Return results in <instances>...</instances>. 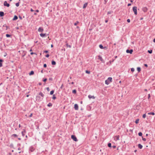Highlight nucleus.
Returning a JSON list of instances; mask_svg holds the SVG:
<instances>
[{
    "label": "nucleus",
    "mask_w": 155,
    "mask_h": 155,
    "mask_svg": "<svg viewBox=\"0 0 155 155\" xmlns=\"http://www.w3.org/2000/svg\"><path fill=\"white\" fill-rule=\"evenodd\" d=\"M19 18L20 19H22V18L21 16H19Z\"/></svg>",
    "instance_id": "nucleus-61"
},
{
    "label": "nucleus",
    "mask_w": 155,
    "mask_h": 155,
    "mask_svg": "<svg viewBox=\"0 0 155 155\" xmlns=\"http://www.w3.org/2000/svg\"><path fill=\"white\" fill-rule=\"evenodd\" d=\"M98 59L100 60L102 62L104 63V62L102 57L100 55L98 56Z\"/></svg>",
    "instance_id": "nucleus-8"
},
{
    "label": "nucleus",
    "mask_w": 155,
    "mask_h": 155,
    "mask_svg": "<svg viewBox=\"0 0 155 155\" xmlns=\"http://www.w3.org/2000/svg\"><path fill=\"white\" fill-rule=\"evenodd\" d=\"M63 87H64V85H63V84H62L61 85V87H60V88H61V89H62V88H63Z\"/></svg>",
    "instance_id": "nucleus-48"
},
{
    "label": "nucleus",
    "mask_w": 155,
    "mask_h": 155,
    "mask_svg": "<svg viewBox=\"0 0 155 155\" xmlns=\"http://www.w3.org/2000/svg\"><path fill=\"white\" fill-rule=\"evenodd\" d=\"M104 1L105 2L104 4H106V3L107 2V0H104Z\"/></svg>",
    "instance_id": "nucleus-58"
},
{
    "label": "nucleus",
    "mask_w": 155,
    "mask_h": 155,
    "mask_svg": "<svg viewBox=\"0 0 155 155\" xmlns=\"http://www.w3.org/2000/svg\"><path fill=\"white\" fill-rule=\"evenodd\" d=\"M4 5L5 6H6L7 7H9L10 6V5L8 3H7V1H5L4 2Z\"/></svg>",
    "instance_id": "nucleus-5"
},
{
    "label": "nucleus",
    "mask_w": 155,
    "mask_h": 155,
    "mask_svg": "<svg viewBox=\"0 0 155 155\" xmlns=\"http://www.w3.org/2000/svg\"><path fill=\"white\" fill-rule=\"evenodd\" d=\"M131 71H132V72H133L134 71V68H132L131 69Z\"/></svg>",
    "instance_id": "nucleus-40"
},
{
    "label": "nucleus",
    "mask_w": 155,
    "mask_h": 155,
    "mask_svg": "<svg viewBox=\"0 0 155 155\" xmlns=\"http://www.w3.org/2000/svg\"><path fill=\"white\" fill-rule=\"evenodd\" d=\"M138 135L140 136H141L142 135V133L141 132L138 133Z\"/></svg>",
    "instance_id": "nucleus-34"
},
{
    "label": "nucleus",
    "mask_w": 155,
    "mask_h": 155,
    "mask_svg": "<svg viewBox=\"0 0 155 155\" xmlns=\"http://www.w3.org/2000/svg\"><path fill=\"white\" fill-rule=\"evenodd\" d=\"M44 30L43 29L42 27H40L38 29V31L40 32H42Z\"/></svg>",
    "instance_id": "nucleus-11"
},
{
    "label": "nucleus",
    "mask_w": 155,
    "mask_h": 155,
    "mask_svg": "<svg viewBox=\"0 0 155 155\" xmlns=\"http://www.w3.org/2000/svg\"><path fill=\"white\" fill-rule=\"evenodd\" d=\"M111 143H109L108 144V146L109 147H111Z\"/></svg>",
    "instance_id": "nucleus-32"
},
{
    "label": "nucleus",
    "mask_w": 155,
    "mask_h": 155,
    "mask_svg": "<svg viewBox=\"0 0 155 155\" xmlns=\"http://www.w3.org/2000/svg\"><path fill=\"white\" fill-rule=\"evenodd\" d=\"M40 35L41 37H43L45 36L46 34L41 33L40 34Z\"/></svg>",
    "instance_id": "nucleus-17"
},
{
    "label": "nucleus",
    "mask_w": 155,
    "mask_h": 155,
    "mask_svg": "<svg viewBox=\"0 0 155 155\" xmlns=\"http://www.w3.org/2000/svg\"><path fill=\"white\" fill-rule=\"evenodd\" d=\"M32 116V114L31 113V114L29 116V117H31Z\"/></svg>",
    "instance_id": "nucleus-56"
},
{
    "label": "nucleus",
    "mask_w": 155,
    "mask_h": 155,
    "mask_svg": "<svg viewBox=\"0 0 155 155\" xmlns=\"http://www.w3.org/2000/svg\"><path fill=\"white\" fill-rule=\"evenodd\" d=\"M150 94H148V99H149L150 98Z\"/></svg>",
    "instance_id": "nucleus-49"
},
{
    "label": "nucleus",
    "mask_w": 155,
    "mask_h": 155,
    "mask_svg": "<svg viewBox=\"0 0 155 155\" xmlns=\"http://www.w3.org/2000/svg\"><path fill=\"white\" fill-rule=\"evenodd\" d=\"M126 52L127 53H130V54L132 53L133 52V50L132 49H130L129 50L128 49H127L126 50Z\"/></svg>",
    "instance_id": "nucleus-7"
},
{
    "label": "nucleus",
    "mask_w": 155,
    "mask_h": 155,
    "mask_svg": "<svg viewBox=\"0 0 155 155\" xmlns=\"http://www.w3.org/2000/svg\"><path fill=\"white\" fill-rule=\"evenodd\" d=\"M148 115H155V113L154 112H149L147 113Z\"/></svg>",
    "instance_id": "nucleus-18"
},
{
    "label": "nucleus",
    "mask_w": 155,
    "mask_h": 155,
    "mask_svg": "<svg viewBox=\"0 0 155 155\" xmlns=\"http://www.w3.org/2000/svg\"><path fill=\"white\" fill-rule=\"evenodd\" d=\"M5 27L6 28V30H7V29L8 27L6 25H3V27Z\"/></svg>",
    "instance_id": "nucleus-42"
},
{
    "label": "nucleus",
    "mask_w": 155,
    "mask_h": 155,
    "mask_svg": "<svg viewBox=\"0 0 155 155\" xmlns=\"http://www.w3.org/2000/svg\"><path fill=\"white\" fill-rule=\"evenodd\" d=\"M112 13V12L111 11H109L107 12V14H111Z\"/></svg>",
    "instance_id": "nucleus-46"
},
{
    "label": "nucleus",
    "mask_w": 155,
    "mask_h": 155,
    "mask_svg": "<svg viewBox=\"0 0 155 155\" xmlns=\"http://www.w3.org/2000/svg\"><path fill=\"white\" fill-rule=\"evenodd\" d=\"M131 5V4L130 3H129L128 4L127 6H129Z\"/></svg>",
    "instance_id": "nucleus-62"
},
{
    "label": "nucleus",
    "mask_w": 155,
    "mask_h": 155,
    "mask_svg": "<svg viewBox=\"0 0 155 155\" xmlns=\"http://www.w3.org/2000/svg\"><path fill=\"white\" fill-rule=\"evenodd\" d=\"M3 61V60L2 59H0V67H2V62Z\"/></svg>",
    "instance_id": "nucleus-20"
},
{
    "label": "nucleus",
    "mask_w": 155,
    "mask_h": 155,
    "mask_svg": "<svg viewBox=\"0 0 155 155\" xmlns=\"http://www.w3.org/2000/svg\"><path fill=\"white\" fill-rule=\"evenodd\" d=\"M66 46L67 47H68L70 48H71V45H69L68 43H67L66 44Z\"/></svg>",
    "instance_id": "nucleus-31"
},
{
    "label": "nucleus",
    "mask_w": 155,
    "mask_h": 155,
    "mask_svg": "<svg viewBox=\"0 0 155 155\" xmlns=\"http://www.w3.org/2000/svg\"><path fill=\"white\" fill-rule=\"evenodd\" d=\"M47 80V79L45 78H44L43 80V81L44 82H46Z\"/></svg>",
    "instance_id": "nucleus-38"
},
{
    "label": "nucleus",
    "mask_w": 155,
    "mask_h": 155,
    "mask_svg": "<svg viewBox=\"0 0 155 155\" xmlns=\"http://www.w3.org/2000/svg\"><path fill=\"white\" fill-rule=\"evenodd\" d=\"M54 90H52L50 91V94L51 95H52L54 93Z\"/></svg>",
    "instance_id": "nucleus-29"
},
{
    "label": "nucleus",
    "mask_w": 155,
    "mask_h": 155,
    "mask_svg": "<svg viewBox=\"0 0 155 155\" xmlns=\"http://www.w3.org/2000/svg\"><path fill=\"white\" fill-rule=\"evenodd\" d=\"M153 41L155 43V38L153 39Z\"/></svg>",
    "instance_id": "nucleus-64"
},
{
    "label": "nucleus",
    "mask_w": 155,
    "mask_h": 155,
    "mask_svg": "<svg viewBox=\"0 0 155 155\" xmlns=\"http://www.w3.org/2000/svg\"><path fill=\"white\" fill-rule=\"evenodd\" d=\"M137 69L138 72H140L141 71V68L140 67H138Z\"/></svg>",
    "instance_id": "nucleus-26"
},
{
    "label": "nucleus",
    "mask_w": 155,
    "mask_h": 155,
    "mask_svg": "<svg viewBox=\"0 0 155 155\" xmlns=\"http://www.w3.org/2000/svg\"><path fill=\"white\" fill-rule=\"evenodd\" d=\"M74 108L75 110H78V105L77 104H74Z\"/></svg>",
    "instance_id": "nucleus-9"
},
{
    "label": "nucleus",
    "mask_w": 155,
    "mask_h": 155,
    "mask_svg": "<svg viewBox=\"0 0 155 155\" xmlns=\"http://www.w3.org/2000/svg\"><path fill=\"white\" fill-rule=\"evenodd\" d=\"M77 92L76 90L75 89L74 90L72 91V93L74 94H76Z\"/></svg>",
    "instance_id": "nucleus-30"
},
{
    "label": "nucleus",
    "mask_w": 155,
    "mask_h": 155,
    "mask_svg": "<svg viewBox=\"0 0 155 155\" xmlns=\"http://www.w3.org/2000/svg\"><path fill=\"white\" fill-rule=\"evenodd\" d=\"M142 140L143 141H146V139L145 138H143V137H142Z\"/></svg>",
    "instance_id": "nucleus-44"
},
{
    "label": "nucleus",
    "mask_w": 155,
    "mask_h": 155,
    "mask_svg": "<svg viewBox=\"0 0 155 155\" xmlns=\"http://www.w3.org/2000/svg\"><path fill=\"white\" fill-rule=\"evenodd\" d=\"M15 5L17 7H18L19 5V2L16 3Z\"/></svg>",
    "instance_id": "nucleus-35"
},
{
    "label": "nucleus",
    "mask_w": 155,
    "mask_h": 155,
    "mask_svg": "<svg viewBox=\"0 0 155 155\" xmlns=\"http://www.w3.org/2000/svg\"><path fill=\"white\" fill-rule=\"evenodd\" d=\"M6 36L7 37L9 38V37H11V35L8 34H7L6 35Z\"/></svg>",
    "instance_id": "nucleus-27"
},
{
    "label": "nucleus",
    "mask_w": 155,
    "mask_h": 155,
    "mask_svg": "<svg viewBox=\"0 0 155 155\" xmlns=\"http://www.w3.org/2000/svg\"><path fill=\"white\" fill-rule=\"evenodd\" d=\"M51 64L52 65H55L56 64L55 61H52L51 62Z\"/></svg>",
    "instance_id": "nucleus-22"
},
{
    "label": "nucleus",
    "mask_w": 155,
    "mask_h": 155,
    "mask_svg": "<svg viewBox=\"0 0 155 155\" xmlns=\"http://www.w3.org/2000/svg\"><path fill=\"white\" fill-rule=\"evenodd\" d=\"M18 18V16L16 15H15L12 20L13 21L16 20H17Z\"/></svg>",
    "instance_id": "nucleus-13"
},
{
    "label": "nucleus",
    "mask_w": 155,
    "mask_h": 155,
    "mask_svg": "<svg viewBox=\"0 0 155 155\" xmlns=\"http://www.w3.org/2000/svg\"><path fill=\"white\" fill-rule=\"evenodd\" d=\"M142 11L144 12H146L147 11V7H143L142 9Z\"/></svg>",
    "instance_id": "nucleus-10"
},
{
    "label": "nucleus",
    "mask_w": 155,
    "mask_h": 155,
    "mask_svg": "<svg viewBox=\"0 0 155 155\" xmlns=\"http://www.w3.org/2000/svg\"><path fill=\"white\" fill-rule=\"evenodd\" d=\"M34 73V71H31L29 73V75H33Z\"/></svg>",
    "instance_id": "nucleus-19"
},
{
    "label": "nucleus",
    "mask_w": 155,
    "mask_h": 155,
    "mask_svg": "<svg viewBox=\"0 0 155 155\" xmlns=\"http://www.w3.org/2000/svg\"><path fill=\"white\" fill-rule=\"evenodd\" d=\"M30 11H31V12H34V10H33L32 8H31V9H30Z\"/></svg>",
    "instance_id": "nucleus-59"
},
{
    "label": "nucleus",
    "mask_w": 155,
    "mask_h": 155,
    "mask_svg": "<svg viewBox=\"0 0 155 155\" xmlns=\"http://www.w3.org/2000/svg\"><path fill=\"white\" fill-rule=\"evenodd\" d=\"M120 136L119 135H117L114 137V140L115 141H117L119 140Z\"/></svg>",
    "instance_id": "nucleus-6"
},
{
    "label": "nucleus",
    "mask_w": 155,
    "mask_h": 155,
    "mask_svg": "<svg viewBox=\"0 0 155 155\" xmlns=\"http://www.w3.org/2000/svg\"><path fill=\"white\" fill-rule=\"evenodd\" d=\"M146 117V115L145 114H143V117L144 118Z\"/></svg>",
    "instance_id": "nucleus-39"
},
{
    "label": "nucleus",
    "mask_w": 155,
    "mask_h": 155,
    "mask_svg": "<svg viewBox=\"0 0 155 155\" xmlns=\"http://www.w3.org/2000/svg\"><path fill=\"white\" fill-rule=\"evenodd\" d=\"M88 97L89 99L93 98L94 99L95 97L94 96H91V95H89L88 96Z\"/></svg>",
    "instance_id": "nucleus-12"
},
{
    "label": "nucleus",
    "mask_w": 155,
    "mask_h": 155,
    "mask_svg": "<svg viewBox=\"0 0 155 155\" xmlns=\"http://www.w3.org/2000/svg\"><path fill=\"white\" fill-rule=\"evenodd\" d=\"M78 23V21H77L76 22L74 23V25L75 26Z\"/></svg>",
    "instance_id": "nucleus-41"
},
{
    "label": "nucleus",
    "mask_w": 155,
    "mask_h": 155,
    "mask_svg": "<svg viewBox=\"0 0 155 155\" xmlns=\"http://www.w3.org/2000/svg\"><path fill=\"white\" fill-rule=\"evenodd\" d=\"M39 95H40L43 98L44 97V94L41 92H40V93H39Z\"/></svg>",
    "instance_id": "nucleus-21"
},
{
    "label": "nucleus",
    "mask_w": 155,
    "mask_h": 155,
    "mask_svg": "<svg viewBox=\"0 0 155 155\" xmlns=\"http://www.w3.org/2000/svg\"><path fill=\"white\" fill-rule=\"evenodd\" d=\"M4 15V13L3 12H0V16L2 17Z\"/></svg>",
    "instance_id": "nucleus-14"
},
{
    "label": "nucleus",
    "mask_w": 155,
    "mask_h": 155,
    "mask_svg": "<svg viewBox=\"0 0 155 155\" xmlns=\"http://www.w3.org/2000/svg\"><path fill=\"white\" fill-rule=\"evenodd\" d=\"M43 67L44 68H46L47 67V64H44Z\"/></svg>",
    "instance_id": "nucleus-47"
},
{
    "label": "nucleus",
    "mask_w": 155,
    "mask_h": 155,
    "mask_svg": "<svg viewBox=\"0 0 155 155\" xmlns=\"http://www.w3.org/2000/svg\"><path fill=\"white\" fill-rule=\"evenodd\" d=\"M139 120L138 119H137L135 121V123L136 124H137L139 123Z\"/></svg>",
    "instance_id": "nucleus-28"
},
{
    "label": "nucleus",
    "mask_w": 155,
    "mask_h": 155,
    "mask_svg": "<svg viewBox=\"0 0 155 155\" xmlns=\"http://www.w3.org/2000/svg\"><path fill=\"white\" fill-rule=\"evenodd\" d=\"M138 147L139 148L141 149L143 148V146L140 144H138Z\"/></svg>",
    "instance_id": "nucleus-15"
},
{
    "label": "nucleus",
    "mask_w": 155,
    "mask_h": 155,
    "mask_svg": "<svg viewBox=\"0 0 155 155\" xmlns=\"http://www.w3.org/2000/svg\"><path fill=\"white\" fill-rule=\"evenodd\" d=\"M29 151L32 152L35 150V148L33 146H31L29 148Z\"/></svg>",
    "instance_id": "nucleus-4"
},
{
    "label": "nucleus",
    "mask_w": 155,
    "mask_h": 155,
    "mask_svg": "<svg viewBox=\"0 0 155 155\" xmlns=\"http://www.w3.org/2000/svg\"><path fill=\"white\" fill-rule=\"evenodd\" d=\"M144 65L145 67H147V66H148L147 64H144Z\"/></svg>",
    "instance_id": "nucleus-60"
},
{
    "label": "nucleus",
    "mask_w": 155,
    "mask_h": 155,
    "mask_svg": "<svg viewBox=\"0 0 155 155\" xmlns=\"http://www.w3.org/2000/svg\"><path fill=\"white\" fill-rule=\"evenodd\" d=\"M56 98V97L55 96V95L54 94L53 95V96L52 97V99L54 100H55Z\"/></svg>",
    "instance_id": "nucleus-36"
},
{
    "label": "nucleus",
    "mask_w": 155,
    "mask_h": 155,
    "mask_svg": "<svg viewBox=\"0 0 155 155\" xmlns=\"http://www.w3.org/2000/svg\"><path fill=\"white\" fill-rule=\"evenodd\" d=\"M137 7L136 6H134L133 8V10L134 12V14L137 15Z\"/></svg>",
    "instance_id": "nucleus-2"
},
{
    "label": "nucleus",
    "mask_w": 155,
    "mask_h": 155,
    "mask_svg": "<svg viewBox=\"0 0 155 155\" xmlns=\"http://www.w3.org/2000/svg\"><path fill=\"white\" fill-rule=\"evenodd\" d=\"M127 21L128 22V23L130 22V19H127Z\"/></svg>",
    "instance_id": "nucleus-51"
},
{
    "label": "nucleus",
    "mask_w": 155,
    "mask_h": 155,
    "mask_svg": "<svg viewBox=\"0 0 155 155\" xmlns=\"http://www.w3.org/2000/svg\"><path fill=\"white\" fill-rule=\"evenodd\" d=\"M47 106L48 107H51L52 106V104L51 103H49L47 105Z\"/></svg>",
    "instance_id": "nucleus-25"
},
{
    "label": "nucleus",
    "mask_w": 155,
    "mask_h": 155,
    "mask_svg": "<svg viewBox=\"0 0 155 155\" xmlns=\"http://www.w3.org/2000/svg\"><path fill=\"white\" fill-rule=\"evenodd\" d=\"M40 98V97H39V96H37L36 97V98H37V99H38V98Z\"/></svg>",
    "instance_id": "nucleus-57"
},
{
    "label": "nucleus",
    "mask_w": 155,
    "mask_h": 155,
    "mask_svg": "<svg viewBox=\"0 0 155 155\" xmlns=\"http://www.w3.org/2000/svg\"><path fill=\"white\" fill-rule=\"evenodd\" d=\"M86 73L88 74H90V71L86 70L85 71Z\"/></svg>",
    "instance_id": "nucleus-33"
},
{
    "label": "nucleus",
    "mask_w": 155,
    "mask_h": 155,
    "mask_svg": "<svg viewBox=\"0 0 155 155\" xmlns=\"http://www.w3.org/2000/svg\"><path fill=\"white\" fill-rule=\"evenodd\" d=\"M71 138L73 139V140L75 141H77L78 140L77 139L76 136L74 135H72L71 136Z\"/></svg>",
    "instance_id": "nucleus-3"
},
{
    "label": "nucleus",
    "mask_w": 155,
    "mask_h": 155,
    "mask_svg": "<svg viewBox=\"0 0 155 155\" xmlns=\"http://www.w3.org/2000/svg\"><path fill=\"white\" fill-rule=\"evenodd\" d=\"M87 3H85V4H84V5L83 6V8H85L87 6Z\"/></svg>",
    "instance_id": "nucleus-16"
},
{
    "label": "nucleus",
    "mask_w": 155,
    "mask_h": 155,
    "mask_svg": "<svg viewBox=\"0 0 155 155\" xmlns=\"http://www.w3.org/2000/svg\"><path fill=\"white\" fill-rule=\"evenodd\" d=\"M12 137H18V135L16 134H14L12 135Z\"/></svg>",
    "instance_id": "nucleus-23"
},
{
    "label": "nucleus",
    "mask_w": 155,
    "mask_h": 155,
    "mask_svg": "<svg viewBox=\"0 0 155 155\" xmlns=\"http://www.w3.org/2000/svg\"><path fill=\"white\" fill-rule=\"evenodd\" d=\"M115 59H113L112 61H110L109 62L110 63H111L112 62H113L114 61Z\"/></svg>",
    "instance_id": "nucleus-45"
},
{
    "label": "nucleus",
    "mask_w": 155,
    "mask_h": 155,
    "mask_svg": "<svg viewBox=\"0 0 155 155\" xmlns=\"http://www.w3.org/2000/svg\"><path fill=\"white\" fill-rule=\"evenodd\" d=\"M46 90L48 91H50V89L49 87H47L46 88Z\"/></svg>",
    "instance_id": "nucleus-43"
},
{
    "label": "nucleus",
    "mask_w": 155,
    "mask_h": 155,
    "mask_svg": "<svg viewBox=\"0 0 155 155\" xmlns=\"http://www.w3.org/2000/svg\"><path fill=\"white\" fill-rule=\"evenodd\" d=\"M99 47H100V48L101 49H103L104 48V47H103V45H99Z\"/></svg>",
    "instance_id": "nucleus-24"
},
{
    "label": "nucleus",
    "mask_w": 155,
    "mask_h": 155,
    "mask_svg": "<svg viewBox=\"0 0 155 155\" xmlns=\"http://www.w3.org/2000/svg\"><path fill=\"white\" fill-rule=\"evenodd\" d=\"M112 81V78L111 77H109L107 80L105 81V83L106 84H108L110 82Z\"/></svg>",
    "instance_id": "nucleus-1"
},
{
    "label": "nucleus",
    "mask_w": 155,
    "mask_h": 155,
    "mask_svg": "<svg viewBox=\"0 0 155 155\" xmlns=\"http://www.w3.org/2000/svg\"><path fill=\"white\" fill-rule=\"evenodd\" d=\"M148 52L149 53L151 54L152 52V50H148Z\"/></svg>",
    "instance_id": "nucleus-37"
},
{
    "label": "nucleus",
    "mask_w": 155,
    "mask_h": 155,
    "mask_svg": "<svg viewBox=\"0 0 155 155\" xmlns=\"http://www.w3.org/2000/svg\"><path fill=\"white\" fill-rule=\"evenodd\" d=\"M30 54H31V55H32V54H36L35 53H34V52H31V53H30Z\"/></svg>",
    "instance_id": "nucleus-53"
},
{
    "label": "nucleus",
    "mask_w": 155,
    "mask_h": 155,
    "mask_svg": "<svg viewBox=\"0 0 155 155\" xmlns=\"http://www.w3.org/2000/svg\"><path fill=\"white\" fill-rule=\"evenodd\" d=\"M49 56V54H47V55H45V57H47V58Z\"/></svg>",
    "instance_id": "nucleus-54"
},
{
    "label": "nucleus",
    "mask_w": 155,
    "mask_h": 155,
    "mask_svg": "<svg viewBox=\"0 0 155 155\" xmlns=\"http://www.w3.org/2000/svg\"><path fill=\"white\" fill-rule=\"evenodd\" d=\"M35 11L37 12H39V11L38 10H36Z\"/></svg>",
    "instance_id": "nucleus-63"
},
{
    "label": "nucleus",
    "mask_w": 155,
    "mask_h": 155,
    "mask_svg": "<svg viewBox=\"0 0 155 155\" xmlns=\"http://www.w3.org/2000/svg\"><path fill=\"white\" fill-rule=\"evenodd\" d=\"M21 134H22V136L24 137V135H25V134L24 133V132L23 131H22L21 132Z\"/></svg>",
    "instance_id": "nucleus-50"
},
{
    "label": "nucleus",
    "mask_w": 155,
    "mask_h": 155,
    "mask_svg": "<svg viewBox=\"0 0 155 155\" xmlns=\"http://www.w3.org/2000/svg\"><path fill=\"white\" fill-rule=\"evenodd\" d=\"M44 52L45 53H47L48 52V51L47 50H46V51H44Z\"/></svg>",
    "instance_id": "nucleus-55"
},
{
    "label": "nucleus",
    "mask_w": 155,
    "mask_h": 155,
    "mask_svg": "<svg viewBox=\"0 0 155 155\" xmlns=\"http://www.w3.org/2000/svg\"><path fill=\"white\" fill-rule=\"evenodd\" d=\"M49 80L50 81H53V78H49Z\"/></svg>",
    "instance_id": "nucleus-52"
}]
</instances>
